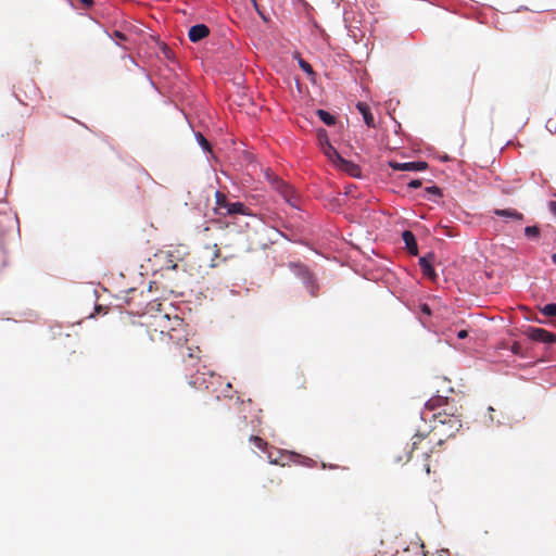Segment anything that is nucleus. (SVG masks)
<instances>
[{"mask_svg": "<svg viewBox=\"0 0 556 556\" xmlns=\"http://www.w3.org/2000/svg\"><path fill=\"white\" fill-rule=\"evenodd\" d=\"M123 332L129 339H140L148 336L151 341H167L179 343L187 334V325L177 315L170 316L160 311L152 315V320L143 325H125Z\"/></svg>", "mask_w": 556, "mask_h": 556, "instance_id": "f257e3e1", "label": "nucleus"}, {"mask_svg": "<svg viewBox=\"0 0 556 556\" xmlns=\"http://www.w3.org/2000/svg\"><path fill=\"white\" fill-rule=\"evenodd\" d=\"M425 407L427 410L435 412L434 429H439L447 438L453 437L463 427L462 407L454 402L450 403L447 397L440 395L431 397L426 402Z\"/></svg>", "mask_w": 556, "mask_h": 556, "instance_id": "f03ea898", "label": "nucleus"}, {"mask_svg": "<svg viewBox=\"0 0 556 556\" xmlns=\"http://www.w3.org/2000/svg\"><path fill=\"white\" fill-rule=\"evenodd\" d=\"M417 451H420V454L425 460L422 468L425 472L429 475L430 464L428 463V458L432 452V440L429 438V435L416 433L412 437L410 442L397 443L393 445L391 448V456L394 463L405 464L412 458V454Z\"/></svg>", "mask_w": 556, "mask_h": 556, "instance_id": "7ed1b4c3", "label": "nucleus"}, {"mask_svg": "<svg viewBox=\"0 0 556 556\" xmlns=\"http://www.w3.org/2000/svg\"><path fill=\"white\" fill-rule=\"evenodd\" d=\"M173 357L185 366V369L194 368L202 357V350L195 340L188 338V333L179 343H174Z\"/></svg>", "mask_w": 556, "mask_h": 556, "instance_id": "20e7f679", "label": "nucleus"}, {"mask_svg": "<svg viewBox=\"0 0 556 556\" xmlns=\"http://www.w3.org/2000/svg\"><path fill=\"white\" fill-rule=\"evenodd\" d=\"M215 212L222 216L250 215L249 208L241 202H230L220 191L215 192Z\"/></svg>", "mask_w": 556, "mask_h": 556, "instance_id": "39448f33", "label": "nucleus"}, {"mask_svg": "<svg viewBox=\"0 0 556 556\" xmlns=\"http://www.w3.org/2000/svg\"><path fill=\"white\" fill-rule=\"evenodd\" d=\"M185 255L186 252L180 247H169L157 251L154 258L160 264L161 269L176 270L178 263L184 261Z\"/></svg>", "mask_w": 556, "mask_h": 556, "instance_id": "423d86ee", "label": "nucleus"}, {"mask_svg": "<svg viewBox=\"0 0 556 556\" xmlns=\"http://www.w3.org/2000/svg\"><path fill=\"white\" fill-rule=\"evenodd\" d=\"M268 181L273 188L279 192L283 200L294 208L300 207V195L296 190L281 180L278 176L266 173Z\"/></svg>", "mask_w": 556, "mask_h": 556, "instance_id": "0eeeda50", "label": "nucleus"}, {"mask_svg": "<svg viewBox=\"0 0 556 556\" xmlns=\"http://www.w3.org/2000/svg\"><path fill=\"white\" fill-rule=\"evenodd\" d=\"M290 268L294 275L303 281L311 295L316 296L319 290V285L308 267L300 263H292L290 264Z\"/></svg>", "mask_w": 556, "mask_h": 556, "instance_id": "6e6552de", "label": "nucleus"}, {"mask_svg": "<svg viewBox=\"0 0 556 556\" xmlns=\"http://www.w3.org/2000/svg\"><path fill=\"white\" fill-rule=\"evenodd\" d=\"M219 379H220V377L216 376L213 372H210V374L200 372V370L198 369L197 374L190 377L189 384L192 388H195L199 390H201V389L207 390L210 388V384H213L214 381H218Z\"/></svg>", "mask_w": 556, "mask_h": 556, "instance_id": "1a4fd4ad", "label": "nucleus"}, {"mask_svg": "<svg viewBox=\"0 0 556 556\" xmlns=\"http://www.w3.org/2000/svg\"><path fill=\"white\" fill-rule=\"evenodd\" d=\"M527 334L531 340L536 342H544L548 344L556 343V334L543 328L529 327Z\"/></svg>", "mask_w": 556, "mask_h": 556, "instance_id": "9d476101", "label": "nucleus"}, {"mask_svg": "<svg viewBox=\"0 0 556 556\" xmlns=\"http://www.w3.org/2000/svg\"><path fill=\"white\" fill-rule=\"evenodd\" d=\"M16 218L9 213H0V245H3L4 239L13 233Z\"/></svg>", "mask_w": 556, "mask_h": 556, "instance_id": "9b49d317", "label": "nucleus"}, {"mask_svg": "<svg viewBox=\"0 0 556 556\" xmlns=\"http://www.w3.org/2000/svg\"><path fill=\"white\" fill-rule=\"evenodd\" d=\"M389 166L394 170L422 172L428 168V163L424 161L400 163L390 161Z\"/></svg>", "mask_w": 556, "mask_h": 556, "instance_id": "f8f14e48", "label": "nucleus"}, {"mask_svg": "<svg viewBox=\"0 0 556 556\" xmlns=\"http://www.w3.org/2000/svg\"><path fill=\"white\" fill-rule=\"evenodd\" d=\"M265 453L267 454V458L270 464L280 466H285L287 464V459L295 456L293 453H287L274 447H268Z\"/></svg>", "mask_w": 556, "mask_h": 556, "instance_id": "ddd939ff", "label": "nucleus"}, {"mask_svg": "<svg viewBox=\"0 0 556 556\" xmlns=\"http://www.w3.org/2000/svg\"><path fill=\"white\" fill-rule=\"evenodd\" d=\"M434 258L435 256L433 253H428L426 256L419 258V266L424 276L431 279L432 281H434L438 277L433 268Z\"/></svg>", "mask_w": 556, "mask_h": 556, "instance_id": "4468645a", "label": "nucleus"}, {"mask_svg": "<svg viewBox=\"0 0 556 556\" xmlns=\"http://www.w3.org/2000/svg\"><path fill=\"white\" fill-rule=\"evenodd\" d=\"M210 35V28L205 24L193 25L188 33L189 39L192 42H199Z\"/></svg>", "mask_w": 556, "mask_h": 556, "instance_id": "2eb2a0df", "label": "nucleus"}, {"mask_svg": "<svg viewBox=\"0 0 556 556\" xmlns=\"http://www.w3.org/2000/svg\"><path fill=\"white\" fill-rule=\"evenodd\" d=\"M356 109L362 114L365 124L368 127L375 128L376 123L369 105L365 102H357Z\"/></svg>", "mask_w": 556, "mask_h": 556, "instance_id": "dca6fc26", "label": "nucleus"}, {"mask_svg": "<svg viewBox=\"0 0 556 556\" xmlns=\"http://www.w3.org/2000/svg\"><path fill=\"white\" fill-rule=\"evenodd\" d=\"M342 172L348 173L352 177H358L361 175V168L355 163L345 159H340V162L336 165Z\"/></svg>", "mask_w": 556, "mask_h": 556, "instance_id": "f3484780", "label": "nucleus"}, {"mask_svg": "<svg viewBox=\"0 0 556 556\" xmlns=\"http://www.w3.org/2000/svg\"><path fill=\"white\" fill-rule=\"evenodd\" d=\"M402 239H403V241L405 243V247H406L407 251L412 255H417L418 254V247H417V242H416V238H415L414 233L410 230H405L402 233Z\"/></svg>", "mask_w": 556, "mask_h": 556, "instance_id": "a211bd4d", "label": "nucleus"}, {"mask_svg": "<svg viewBox=\"0 0 556 556\" xmlns=\"http://www.w3.org/2000/svg\"><path fill=\"white\" fill-rule=\"evenodd\" d=\"M494 214L500 217L509 218L513 220L521 222L523 219V215L519 213L515 208H504V210H495Z\"/></svg>", "mask_w": 556, "mask_h": 556, "instance_id": "6ab92c4d", "label": "nucleus"}, {"mask_svg": "<svg viewBox=\"0 0 556 556\" xmlns=\"http://www.w3.org/2000/svg\"><path fill=\"white\" fill-rule=\"evenodd\" d=\"M323 152L328 157V160L333 163L334 166L340 162V159H342V156L339 154L337 149L331 146V143L324 146Z\"/></svg>", "mask_w": 556, "mask_h": 556, "instance_id": "aec40b11", "label": "nucleus"}, {"mask_svg": "<svg viewBox=\"0 0 556 556\" xmlns=\"http://www.w3.org/2000/svg\"><path fill=\"white\" fill-rule=\"evenodd\" d=\"M317 115L328 126L336 123V117L325 110H318Z\"/></svg>", "mask_w": 556, "mask_h": 556, "instance_id": "412c9836", "label": "nucleus"}, {"mask_svg": "<svg viewBox=\"0 0 556 556\" xmlns=\"http://www.w3.org/2000/svg\"><path fill=\"white\" fill-rule=\"evenodd\" d=\"M250 442L254 444L255 447L266 452L268 450V443L258 435H251Z\"/></svg>", "mask_w": 556, "mask_h": 556, "instance_id": "4be33fe9", "label": "nucleus"}, {"mask_svg": "<svg viewBox=\"0 0 556 556\" xmlns=\"http://www.w3.org/2000/svg\"><path fill=\"white\" fill-rule=\"evenodd\" d=\"M299 66L307 74V76L314 80V77L316 76V73L314 72L312 65L303 60L302 58H299Z\"/></svg>", "mask_w": 556, "mask_h": 556, "instance_id": "5701e85b", "label": "nucleus"}, {"mask_svg": "<svg viewBox=\"0 0 556 556\" xmlns=\"http://www.w3.org/2000/svg\"><path fill=\"white\" fill-rule=\"evenodd\" d=\"M540 311L544 316L556 317V303L546 304Z\"/></svg>", "mask_w": 556, "mask_h": 556, "instance_id": "b1692460", "label": "nucleus"}, {"mask_svg": "<svg viewBox=\"0 0 556 556\" xmlns=\"http://www.w3.org/2000/svg\"><path fill=\"white\" fill-rule=\"evenodd\" d=\"M317 137H318L320 149L323 151L324 150V146H326L327 143H330L329 139H328L327 131L325 129H319L318 134H317Z\"/></svg>", "mask_w": 556, "mask_h": 556, "instance_id": "393cba45", "label": "nucleus"}, {"mask_svg": "<svg viewBox=\"0 0 556 556\" xmlns=\"http://www.w3.org/2000/svg\"><path fill=\"white\" fill-rule=\"evenodd\" d=\"M525 235L536 239L540 236V228L538 226H528L525 228Z\"/></svg>", "mask_w": 556, "mask_h": 556, "instance_id": "a878e982", "label": "nucleus"}, {"mask_svg": "<svg viewBox=\"0 0 556 556\" xmlns=\"http://www.w3.org/2000/svg\"><path fill=\"white\" fill-rule=\"evenodd\" d=\"M546 128L551 134H556V114L546 121Z\"/></svg>", "mask_w": 556, "mask_h": 556, "instance_id": "bb28decb", "label": "nucleus"}, {"mask_svg": "<svg viewBox=\"0 0 556 556\" xmlns=\"http://www.w3.org/2000/svg\"><path fill=\"white\" fill-rule=\"evenodd\" d=\"M211 249L213 250V255H214V257L212 258V267H215V266H217V264L214 261H215V258L219 257L220 251H219V248H218V245L216 243L213 244L211 247Z\"/></svg>", "mask_w": 556, "mask_h": 556, "instance_id": "cd10ccee", "label": "nucleus"}, {"mask_svg": "<svg viewBox=\"0 0 556 556\" xmlns=\"http://www.w3.org/2000/svg\"><path fill=\"white\" fill-rule=\"evenodd\" d=\"M198 137H199V142L202 146V148L205 150H210V148H211L210 142L201 134H199Z\"/></svg>", "mask_w": 556, "mask_h": 556, "instance_id": "c85d7f7f", "label": "nucleus"}, {"mask_svg": "<svg viewBox=\"0 0 556 556\" xmlns=\"http://www.w3.org/2000/svg\"><path fill=\"white\" fill-rule=\"evenodd\" d=\"M426 191H427L428 193H431V194H434V195H439V197L441 195V190H440V188H439V187H437V186L428 187V188H426Z\"/></svg>", "mask_w": 556, "mask_h": 556, "instance_id": "c756f323", "label": "nucleus"}, {"mask_svg": "<svg viewBox=\"0 0 556 556\" xmlns=\"http://www.w3.org/2000/svg\"><path fill=\"white\" fill-rule=\"evenodd\" d=\"M420 312L427 316H430L431 315V308L428 304L424 303V304H420Z\"/></svg>", "mask_w": 556, "mask_h": 556, "instance_id": "7c9ffc66", "label": "nucleus"}, {"mask_svg": "<svg viewBox=\"0 0 556 556\" xmlns=\"http://www.w3.org/2000/svg\"><path fill=\"white\" fill-rule=\"evenodd\" d=\"M408 187L412 188V189H417V188L421 187V180L414 179V180L408 182Z\"/></svg>", "mask_w": 556, "mask_h": 556, "instance_id": "2f4dec72", "label": "nucleus"}, {"mask_svg": "<svg viewBox=\"0 0 556 556\" xmlns=\"http://www.w3.org/2000/svg\"><path fill=\"white\" fill-rule=\"evenodd\" d=\"M511 352L514 354H520L521 353V345L518 343V342H515L513 345H511Z\"/></svg>", "mask_w": 556, "mask_h": 556, "instance_id": "473e14b6", "label": "nucleus"}, {"mask_svg": "<svg viewBox=\"0 0 556 556\" xmlns=\"http://www.w3.org/2000/svg\"><path fill=\"white\" fill-rule=\"evenodd\" d=\"M149 306H150V309H148V313H151V311H153L155 307L157 308V313H159L160 311H162V309L160 308V307L162 306V305H161V303H155V302H153V303H150V304H149Z\"/></svg>", "mask_w": 556, "mask_h": 556, "instance_id": "72a5a7b5", "label": "nucleus"}, {"mask_svg": "<svg viewBox=\"0 0 556 556\" xmlns=\"http://www.w3.org/2000/svg\"><path fill=\"white\" fill-rule=\"evenodd\" d=\"M548 206H549V211L552 212V214L554 216H556V201H551Z\"/></svg>", "mask_w": 556, "mask_h": 556, "instance_id": "f704fd0d", "label": "nucleus"}, {"mask_svg": "<svg viewBox=\"0 0 556 556\" xmlns=\"http://www.w3.org/2000/svg\"><path fill=\"white\" fill-rule=\"evenodd\" d=\"M457 337L458 339H465L468 337V331L467 330H460L457 332Z\"/></svg>", "mask_w": 556, "mask_h": 556, "instance_id": "c9c22d12", "label": "nucleus"}, {"mask_svg": "<svg viewBox=\"0 0 556 556\" xmlns=\"http://www.w3.org/2000/svg\"><path fill=\"white\" fill-rule=\"evenodd\" d=\"M163 52H164L166 58H169L170 53H172V50L167 46H164Z\"/></svg>", "mask_w": 556, "mask_h": 556, "instance_id": "e433bc0d", "label": "nucleus"}, {"mask_svg": "<svg viewBox=\"0 0 556 556\" xmlns=\"http://www.w3.org/2000/svg\"><path fill=\"white\" fill-rule=\"evenodd\" d=\"M86 7H91L93 4V0H79Z\"/></svg>", "mask_w": 556, "mask_h": 556, "instance_id": "4c0bfd02", "label": "nucleus"}, {"mask_svg": "<svg viewBox=\"0 0 556 556\" xmlns=\"http://www.w3.org/2000/svg\"><path fill=\"white\" fill-rule=\"evenodd\" d=\"M269 482H270L271 484L280 485L281 480H280L279 478H277V479H270V480H269Z\"/></svg>", "mask_w": 556, "mask_h": 556, "instance_id": "58836bf2", "label": "nucleus"}, {"mask_svg": "<svg viewBox=\"0 0 556 556\" xmlns=\"http://www.w3.org/2000/svg\"><path fill=\"white\" fill-rule=\"evenodd\" d=\"M439 556H450L448 551H446V549L441 551Z\"/></svg>", "mask_w": 556, "mask_h": 556, "instance_id": "ea45409f", "label": "nucleus"}, {"mask_svg": "<svg viewBox=\"0 0 556 556\" xmlns=\"http://www.w3.org/2000/svg\"><path fill=\"white\" fill-rule=\"evenodd\" d=\"M115 35L117 36V38H124V35L121 34L119 31H116Z\"/></svg>", "mask_w": 556, "mask_h": 556, "instance_id": "a19ab883", "label": "nucleus"}, {"mask_svg": "<svg viewBox=\"0 0 556 556\" xmlns=\"http://www.w3.org/2000/svg\"><path fill=\"white\" fill-rule=\"evenodd\" d=\"M552 260H553V262L556 264V253H554V254L552 255Z\"/></svg>", "mask_w": 556, "mask_h": 556, "instance_id": "79ce46f5", "label": "nucleus"}, {"mask_svg": "<svg viewBox=\"0 0 556 556\" xmlns=\"http://www.w3.org/2000/svg\"><path fill=\"white\" fill-rule=\"evenodd\" d=\"M421 556H428V553L422 551Z\"/></svg>", "mask_w": 556, "mask_h": 556, "instance_id": "37998d69", "label": "nucleus"}, {"mask_svg": "<svg viewBox=\"0 0 556 556\" xmlns=\"http://www.w3.org/2000/svg\"><path fill=\"white\" fill-rule=\"evenodd\" d=\"M251 1L254 3V5H256V1L255 0H251Z\"/></svg>", "mask_w": 556, "mask_h": 556, "instance_id": "c03bdc74", "label": "nucleus"}]
</instances>
